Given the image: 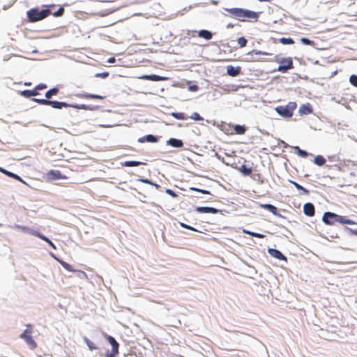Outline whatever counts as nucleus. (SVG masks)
I'll use <instances>...</instances> for the list:
<instances>
[{"label":"nucleus","instance_id":"nucleus-1","mask_svg":"<svg viewBox=\"0 0 357 357\" xmlns=\"http://www.w3.org/2000/svg\"><path fill=\"white\" fill-rule=\"evenodd\" d=\"M232 18L236 19L243 22H257L259 20V14L255 11L240 8H225Z\"/></svg>","mask_w":357,"mask_h":357},{"label":"nucleus","instance_id":"nucleus-2","mask_svg":"<svg viewBox=\"0 0 357 357\" xmlns=\"http://www.w3.org/2000/svg\"><path fill=\"white\" fill-rule=\"evenodd\" d=\"M51 14V10L49 8L40 10L38 8H34L26 12V15L30 22H36L42 20Z\"/></svg>","mask_w":357,"mask_h":357},{"label":"nucleus","instance_id":"nucleus-3","mask_svg":"<svg viewBox=\"0 0 357 357\" xmlns=\"http://www.w3.org/2000/svg\"><path fill=\"white\" fill-rule=\"evenodd\" d=\"M322 220L324 223H355L354 221L350 220L344 216L331 212L325 213Z\"/></svg>","mask_w":357,"mask_h":357},{"label":"nucleus","instance_id":"nucleus-4","mask_svg":"<svg viewBox=\"0 0 357 357\" xmlns=\"http://www.w3.org/2000/svg\"><path fill=\"white\" fill-rule=\"evenodd\" d=\"M297 104L295 102H289L286 105H280L275 108L278 114L284 118H291L294 111L296 109Z\"/></svg>","mask_w":357,"mask_h":357},{"label":"nucleus","instance_id":"nucleus-5","mask_svg":"<svg viewBox=\"0 0 357 357\" xmlns=\"http://www.w3.org/2000/svg\"><path fill=\"white\" fill-rule=\"evenodd\" d=\"M31 333V326L27 325L26 330L20 335V337L26 342L30 349L33 350L37 347V343L33 339Z\"/></svg>","mask_w":357,"mask_h":357},{"label":"nucleus","instance_id":"nucleus-6","mask_svg":"<svg viewBox=\"0 0 357 357\" xmlns=\"http://www.w3.org/2000/svg\"><path fill=\"white\" fill-rule=\"evenodd\" d=\"M280 64L277 70L281 73H286L287 70L294 68V63L291 57L277 59L275 60Z\"/></svg>","mask_w":357,"mask_h":357},{"label":"nucleus","instance_id":"nucleus-7","mask_svg":"<svg viewBox=\"0 0 357 357\" xmlns=\"http://www.w3.org/2000/svg\"><path fill=\"white\" fill-rule=\"evenodd\" d=\"M45 178L48 182H52L59 179H66L67 176L62 174L59 170L51 169L45 175Z\"/></svg>","mask_w":357,"mask_h":357},{"label":"nucleus","instance_id":"nucleus-8","mask_svg":"<svg viewBox=\"0 0 357 357\" xmlns=\"http://www.w3.org/2000/svg\"><path fill=\"white\" fill-rule=\"evenodd\" d=\"M268 54L266 52H261V51H257V50H252L251 52H249L248 53V56H250L248 59V61L250 62H263L266 61V60L259 57L260 55H267Z\"/></svg>","mask_w":357,"mask_h":357},{"label":"nucleus","instance_id":"nucleus-9","mask_svg":"<svg viewBox=\"0 0 357 357\" xmlns=\"http://www.w3.org/2000/svg\"><path fill=\"white\" fill-rule=\"evenodd\" d=\"M139 78L141 79L151 80L154 82L165 81L167 79V77H162L157 75H144L139 77Z\"/></svg>","mask_w":357,"mask_h":357},{"label":"nucleus","instance_id":"nucleus-10","mask_svg":"<svg viewBox=\"0 0 357 357\" xmlns=\"http://www.w3.org/2000/svg\"><path fill=\"white\" fill-rule=\"evenodd\" d=\"M312 107L309 103L302 105L298 109V112L301 116L310 114L312 113Z\"/></svg>","mask_w":357,"mask_h":357},{"label":"nucleus","instance_id":"nucleus-11","mask_svg":"<svg viewBox=\"0 0 357 357\" xmlns=\"http://www.w3.org/2000/svg\"><path fill=\"white\" fill-rule=\"evenodd\" d=\"M107 341L110 343L112 346V352L114 353V354H119V343L116 341V340L112 336H107Z\"/></svg>","mask_w":357,"mask_h":357},{"label":"nucleus","instance_id":"nucleus-12","mask_svg":"<svg viewBox=\"0 0 357 357\" xmlns=\"http://www.w3.org/2000/svg\"><path fill=\"white\" fill-rule=\"evenodd\" d=\"M241 68L240 66L234 67L233 66H228L227 67V73L231 77H236L241 73Z\"/></svg>","mask_w":357,"mask_h":357},{"label":"nucleus","instance_id":"nucleus-13","mask_svg":"<svg viewBox=\"0 0 357 357\" xmlns=\"http://www.w3.org/2000/svg\"><path fill=\"white\" fill-rule=\"evenodd\" d=\"M77 96L79 98L82 99H98V100H102L104 99V96H102L100 95H96V94H91V93H81L77 94Z\"/></svg>","mask_w":357,"mask_h":357},{"label":"nucleus","instance_id":"nucleus-14","mask_svg":"<svg viewBox=\"0 0 357 357\" xmlns=\"http://www.w3.org/2000/svg\"><path fill=\"white\" fill-rule=\"evenodd\" d=\"M268 252L272 257L278 259L287 261V257L280 251L276 249H269Z\"/></svg>","mask_w":357,"mask_h":357},{"label":"nucleus","instance_id":"nucleus-15","mask_svg":"<svg viewBox=\"0 0 357 357\" xmlns=\"http://www.w3.org/2000/svg\"><path fill=\"white\" fill-rule=\"evenodd\" d=\"M158 139L157 137L152 135H148L144 137H140L138 139V142L140 143H144V142H151V143H155L157 142Z\"/></svg>","mask_w":357,"mask_h":357},{"label":"nucleus","instance_id":"nucleus-16","mask_svg":"<svg viewBox=\"0 0 357 357\" xmlns=\"http://www.w3.org/2000/svg\"><path fill=\"white\" fill-rule=\"evenodd\" d=\"M304 213L308 216H312L314 214V207L312 204L307 203L303 207Z\"/></svg>","mask_w":357,"mask_h":357},{"label":"nucleus","instance_id":"nucleus-17","mask_svg":"<svg viewBox=\"0 0 357 357\" xmlns=\"http://www.w3.org/2000/svg\"><path fill=\"white\" fill-rule=\"evenodd\" d=\"M49 105L52 106L53 108L55 109H62L63 107H69V105L66 102L52 100H50Z\"/></svg>","mask_w":357,"mask_h":357},{"label":"nucleus","instance_id":"nucleus-18","mask_svg":"<svg viewBox=\"0 0 357 357\" xmlns=\"http://www.w3.org/2000/svg\"><path fill=\"white\" fill-rule=\"evenodd\" d=\"M167 144L173 147L181 148L183 146V143L181 139L171 138L167 141Z\"/></svg>","mask_w":357,"mask_h":357},{"label":"nucleus","instance_id":"nucleus-19","mask_svg":"<svg viewBox=\"0 0 357 357\" xmlns=\"http://www.w3.org/2000/svg\"><path fill=\"white\" fill-rule=\"evenodd\" d=\"M196 211L199 213H218V209L212 207H197L196 208Z\"/></svg>","mask_w":357,"mask_h":357},{"label":"nucleus","instance_id":"nucleus-20","mask_svg":"<svg viewBox=\"0 0 357 357\" xmlns=\"http://www.w3.org/2000/svg\"><path fill=\"white\" fill-rule=\"evenodd\" d=\"M0 172L4 174L5 175L10 177V178H13L15 180H17V181H22V179L17 174L13 173V172H8L7 171L6 169L2 168V167H0Z\"/></svg>","mask_w":357,"mask_h":357},{"label":"nucleus","instance_id":"nucleus-21","mask_svg":"<svg viewBox=\"0 0 357 357\" xmlns=\"http://www.w3.org/2000/svg\"><path fill=\"white\" fill-rule=\"evenodd\" d=\"M199 37L203 38L206 40H211L213 37V35L211 31L208 30H201L198 33Z\"/></svg>","mask_w":357,"mask_h":357},{"label":"nucleus","instance_id":"nucleus-22","mask_svg":"<svg viewBox=\"0 0 357 357\" xmlns=\"http://www.w3.org/2000/svg\"><path fill=\"white\" fill-rule=\"evenodd\" d=\"M246 130L247 129H246L245 126L235 125L234 126V130L235 132V134H237V135H243V134H245Z\"/></svg>","mask_w":357,"mask_h":357},{"label":"nucleus","instance_id":"nucleus-23","mask_svg":"<svg viewBox=\"0 0 357 357\" xmlns=\"http://www.w3.org/2000/svg\"><path fill=\"white\" fill-rule=\"evenodd\" d=\"M314 162L318 166H322L326 162V159L322 155H317L314 158Z\"/></svg>","mask_w":357,"mask_h":357},{"label":"nucleus","instance_id":"nucleus-24","mask_svg":"<svg viewBox=\"0 0 357 357\" xmlns=\"http://www.w3.org/2000/svg\"><path fill=\"white\" fill-rule=\"evenodd\" d=\"M261 207L263 208L268 210L270 212H271L272 213H273L275 215L277 214L278 209L273 205L268 204H261Z\"/></svg>","mask_w":357,"mask_h":357},{"label":"nucleus","instance_id":"nucleus-25","mask_svg":"<svg viewBox=\"0 0 357 357\" xmlns=\"http://www.w3.org/2000/svg\"><path fill=\"white\" fill-rule=\"evenodd\" d=\"M59 93V89L57 88H52L50 90H48L45 93V97L47 99L51 98L53 96H56Z\"/></svg>","mask_w":357,"mask_h":357},{"label":"nucleus","instance_id":"nucleus-26","mask_svg":"<svg viewBox=\"0 0 357 357\" xmlns=\"http://www.w3.org/2000/svg\"><path fill=\"white\" fill-rule=\"evenodd\" d=\"M240 172L245 175V176H249L252 173V169L250 167H247L246 165H243L240 169H239Z\"/></svg>","mask_w":357,"mask_h":357},{"label":"nucleus","instance_id":"nucleus-27","mask_svg":"<svg viewBox=\"0 0 357 357\" xmlns=\"http://www.w3.org/2000/svg\"><path fill=\"white\" fill-rule=\"evenodd\" d=\"M84 340L91 351L98 349L97 346L87 337H84Z\"/></svg>","mask_w":357,"mask_h":357},{"label":"nucleus","instance_id":"nucleus-28","mask_svg":"<svg viewBox=\"0 0 357 357\" xmlns=\"http://www.w3.org/2000/svg\"><path fill=\"white\" fill-rule=\"evenodd\" d=\"M172 116L178 120H186L187 119V116L184 113H182V112H173L172 114Z\"/></svg>","mask_w":357,"mask_h":357},{"label":"nucleus","instance_id":"nucleus-29","mask_svg":"<svg viewBox=\"0 0 357 357\" xmlns=\"http://www.w3.org/2000/svg\"><path fill=\"white\" fill-rule=\"evenodd\" d=\"M142 164V162H139V161H126L123 164V166H124V167H137V166H139Z\"/></svg>","mask_w":357,"mask_h":357},{"label":"nucleus","instance_id":"nucleus-30","mask_svg":"<svg viewBox=\"0 0 357 357\" xmlns=\"http://www.w3.org/2000/svg\"><path fill=\"white\" fill-rule=\"evenodd\" d=\"M279 41L283 45H292L294 43V41L291 38H281L279 39Z\"/></svg>","mask_w":357,"mask_h":357},{"label":"nucleus","instance_id":"nucleus-31","mask_svg":"<svg viewBox=\"0 0 357 357\" xmlns=\"http://www.w3.org/2000/svg\"><path fill=\"white\" fill-rule=\"evenodd\" d=\"M33 100L40 105H50V100L47 99H38V98H33Z\"/></svg>","mask_w":357,"mask_h":357},{"label":"nucleus","instance_id":"nucleus-32","mask_svg":"<svg viewBox=\"0 0 357 357\" xmlns=\"http://www.w3.org/2000/svg\"><path fill=\"white\" fill-rule=\"evenodd\" d=\"M247 43H248V41H247L246 38L244 37H240L238 39V44L240 45L241 47H243L246 46Z\"/></svg>","mask_w":357,"mask_h":357},{"label":"nucleus","instance_id":"nucleus-33","mask_svg":"<svg viewBox=\"0 0 357 357\" xmlns=\"http://www.w3.org/2000/svg\"><path fill=\"white\" fill-rule=\"evenodd\" d=\"M33 234L38 236L39 238H40L41 239L45 241L46 242H47L50 245H51L52 246L54 247V244L52 243V242L51 241H50L47 237L38 234V232L35 231L33 232Z\"/></svg>","mask_w":357,"mask_h":357},{"label":"nucleus","instance_id":"nucleus-34","mask_svg":"<svg viewBox=\"0 0 357 357\" xmlns=\"http://www.w3.org/2000/svg\"><path fill=\"white\" fill-rule=\"evenodd\" d=\"M190 118L191 119L195 120V121H202V120H203V118L197 112L192 113L191 114V116H190Z\"/></svg>","mask_w":357,"mask_h":357},{"label":"nucleus","instance_id":"nucleus-35","mask_svg":"<svg viewBox=\"0 0 357 357\" xmlns=\"http://www.w3.org/2000/svg\"><path fill=\"white\" fill-rule=\"evenodd\" d=\"M301 42L306 45H314V42L307 38H301Z\"/></svg>","mask_w":357,"mask_h":357},{"label":"nucleus","instance_id":"nucleus-36","mask_svg":"<svg viewBox=\"0 0 357 357\" xmlns=\"http://www.w3.org/2000/svg\"><path fill=\"white\" fill-rule=\"evenodd\" d=\"M20 95L25 98H30L32 96L31 90H24L20 91Z\"/></svg>","mask_w":357,"mask_h":357},{"label":"nucleus","instance_id":"nucleus-37","mask_svg":"<svg viewBox=\"0 0 357 357\" xmlns=\"http://www.w3.org/2000/svg\"><path fill=\"white\" fill-rule=\"evenodd\" d=\"M296 149H297V153L298 155L303 158H306L308 155V153L305 151L301 150L298 146H296Z\"/></svg>","mask_w":357,"mask_h":357},{"label":"nucleus","instance_id":"nucleus-38","mask_svg":"<svg viewBox=\"0 0 357 357\" xmlns=\"http://www.w3.org/2000/svg\"><path fill=\"white\" fill-rule=\"evenodd\" d=\"M349 81H350V83L357 87V75H352L350 76V78H349Z\"/></svg>","mask_w":357,"mask_h":357},{"label":"nucleus","instance_id":"nucleus-39","mask_svg":"<svg viewBox=\"0 0 357 357\" xmlns=\"http://www.w3.org/2000/svg\"><path fill=\"white\" fill-rule=\"evenodd\" d=\"M74 107L77 108V109H85V110H92L93 109V107H91L90 105H76V106H74Z\"/></svg>","mask_w":357,"mask_h":357},{"label":"nucleus","instance_id":"nucleus-40","mask_svg":"<svg viewBox=\"0 0 357 357\" xmlns=\"http://www.w3.org/2000/svg\"><path fill=\"white\" fill-rule=\"evenodd\" d=\"M63 13H64L63 8H59L56 12L53 13L52 15L54 17H59V16L63 15Z\"/></svg>","mask_w":357,"mask_h":357},{"label":"nucleus","instance_id":"nucleus-41","mask_svg":"<svg viewBox=\"0 0 357 357\" xmlns=\"http://www.w3.org/2000/svg\"><path fill=\"white\" fill-rule=\"evenodd\" d=\"M109 74L108 72L99 73H96L95 75V77L105 79V78H107L109 76Z\"/></svg>","mask_w":357,"mask_h":357},{"label":"nucleus","instance_id":"nucleus-42","mask_svg":"<svg viewBox=\"0 0 357 357\" xmlns=\"http://www.w3.org/2000/svg\"><path fill=\"white\" fill-rule=\"evenodd\" d=\"M61 264L62 265V266H63L65 269H66V270H68V271H73V270L72 269V266H71V265H70V264H68V263H66V262H65V261H61Z\"/></svg>","mask_w":357,"mask_h":357},{"label":"nucleus","instance_id":"nucleus-43","mask_svg":"<svg viewBox=\"0 0 357 357\" xmlns=\"http://www.w3.org/2000/svg\"><path fill=\"white\" fill-rule=\"evenodd\" d=\"M244 232L247 233V234H249L252 236H255V237H257V238H264V235L260 234H258V233L250 232V231H245V230H244Z\"/></svg>","mask_w":357,"mask_h":357},{"label":"nucleus","instance_id":"nucleus-44","mask_svg":"<svg viewBox=\"0 0 357 357\" xmlns=\"http://www.w3.org/2000/svg\"><path fill=\"white\" fill-rule=\"evenodd\" d=\"M188 84H190V82H188ZM198 89H199V86L196 84H192V85L189 84V86H188V90L190 91L195 92V91H198Z\"/></svg>","mask_w":357,"mask_h":357},{"label":"nucleus","instance_id":"nucleus-45","mask_svg":"<svg viewBox=\"0 0 357 357\" xmlns=\"http://www.w3.org/2000/svg\"><path fill=\"white\" fill-rule=\"evenodd\" d=\"M190 189H191V190L198 191V192H202L203 194H206V195H209L210 194V192L208 191L205 190H199V189L196 188H191Z\"/></svg>","mask_w":357,"mask_h":357},{"label":"nucleus","instance_id":"nucleus-46","mask_svg":"<svg viewBox=\"0 0 357 357\" xmlns=\"http://www.w3.org/2000/svg\"><path fill=\"white\" fill-rule=\"evenodd\" d=\"M47 87V86L45 84H39L36 86V90L38 91L45 89Z\"/></svg>","mask_w":357,"mask_h":357},{"label":"nucleus","instance_id":"nucleus-47","mask_svg":"<svg viewBox=\"0 0 357 357\" xmlns=\"http://www.w3.org/2000/svg\"><path fill=\"white\" fill-rule=\"evenodd\" d=\"M166 192L171 195L172 197H177V195L171 189H167L166 190Z\"/></svg>","mask_w":357,"mask_h":357},{"label":"nucleus","instance_id":"nucleus-48","mask_svg":"<svg viewBox=\"0 0 357 357\" xmlns=\"http://www.w3.org/2000/svg\"><path fill=\"white\" fill-rule=\"evenodd\" d=\"M291 183H292L298 190H301L303 189V186H301V185H299L298 183H297L295 181H290Z\"/></svg>","mask_w":357,"mask_h":357},{"label":"nucleus","instance_id":"nucleus-49","mask_svg":"<svg viewBox=\"0 0 357 357\" xmlns=\"http://www.w3.org/2000/svg\"><path fill=\"white\" fill-rule=\"evenodd\" d=\"M32 96H36L39 94L38 90H36V88L35 87L33 90H31Z\"/></svg>","mask_w":357,"mask_h":357},{"label":"nucleus","instance_id":"nucleus-50","mask_svg":"<svg viewBox=\"0 0 357 357\" xmlns=\"http://www.w3.org/2000/svg\"><path fill=\"white\" fill-rule=\"evenodd\" d=\"M301 190L303 192V194H304V195H308L310 192L308 190L305 189L303 187V189H301Z\"/></svg>","mask_w":357,"mask_h":357},{"label":"nucleus","instance_id":"nucleus-51","mask_svg":"<svg viewBox=\"0 0 357 357\" xmlns=\"http://www.w3.org/2000/svg\"><path fill=\"white\" fill-rule=\"evenodd\" d=\"M115 61H116V59H115V58H114V57H110V58L108 59L107 62H108V63H114V62H115Z\"/></svg>","mask_w":357,"mask_h":357},{"label":"nucleus","instance_id":"nucleus-52","mask_svg":"<svg viewBox=\"0 0 357 357\" xmlns=\"http://www.w3.org/2000/svg\"><path fill=\"white\" fill-rule=\"evenodd\" d=\"M183 227L187 228L188 229L194 230L192 227H190L188 225H181Z\"/></svg>","mask_w":357,"mask_h":357},{"label":"nucleus","instance_id":"nucleus-53","mask_svg":"<svg viewBox=\"0 0 357 357\" xmlns=\"http://www.w3.org/2000/svg\"><path fill=\"white\" fill-rule=\"evenodd\" d=\"M141 181L144 183H151L148 179H142Z\"/></svg>","mask_w":357,"mask_h":357},{"label":"nucleus","instance_id":"nucleus-54","mask_svg":"<svg viewBox=\"0 0 357 357\" xmlns=\"http://www.w3.org/2000/svg\"><path fill=\"white\" fill-rule=\"evenodd\" d=\"M117 354H114L113 352H112L111 354H107V357H114L115 356H116Z\"/></svg>","mask_w":357,"mask_h":357},{"label":"nucleus","instance_id":"nucleus-55","mask_svg":"<svg viewBox=\"0 0 357 357\" xmlns=\"http://www.w3.org/2000/svg\"><path fill=\"white\" fill-rule=\"evenodd\" d=\"M24 85H25V86H31V82H25V83H24Z\"/></svg>","mask_w":357,"mask_h":357},{"label":"nucleus","instance_id":"nucleus-56","mask_svg":"<svg viewBox=\"0 0 357 357\" xmlns=\"http://www.w3.org/2000/svg\"><path fill=\"white\" fill-rule=\"evenodd\" d=\"M227 27H228V28H232V27H233V25L229 24H228V25H227Z\"/></svg>","mask_w":357,"mask_h":357},{"label":"nucleus","instance_id":"nucleus-57","mask_svg":"<svg viewBox=\"0 0 357 357\" xmlns=\"http://www.w3.org/2000/svg\"><path fill=\"white\" fill-rule=\"evenodd\" d=\"M259 1L262 2V1H270L271 0H259Z\"/></svg>","mask_w":357,"mask_h":357},{"label":"nucleus","instance_id":"nucleus-58","mask_svg":"<svg viewBox=\"0 0 357 357\" xmlns=\"http://www.w3.org/2000/svg\"><path fill=\"white\" fill-rule=\"evenodd\" d=\"M353 233H354V234L357 235V229H356V230H355V231H353Z\"/></svg>","mask_w":357,"mask_h":357}]
</instances>
